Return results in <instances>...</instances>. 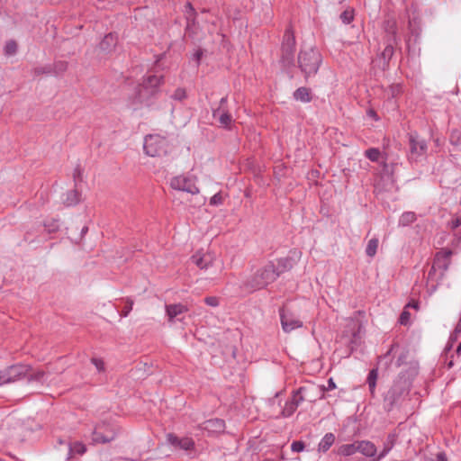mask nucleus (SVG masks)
<instances>
[{
	"label": "nucleus",
	"instance_id": "6e6d98bb",
	"mask_svg": "<svg viewBox=\"0 0 461 461\" xmlns=\"http://www.w3.org/2000/svg\"><path fill=\"white\" fill-rule=\"evenodd\" d=\"M388 30H390V32H392L393 37L394 39L395 38V32H395L396 31V27H395V23L394 22L392 23V24L390 25V28Z\"/></svg>",
	"mask_w": 461,
	"mask_h": 461
},
{
	"label": "nucleus",
	"instance_id": "f3484780",
	"mask_svg": "<svg viewBox=\"0 0 461 461\" xmlns=\"http://www.w3.org/2000/svg\"><path fill=\"white\" fill-rule=\"evenodd\" d=\"M191 261L200 269H208L212 266L214 258L210 253L198 251L191 257Z\"/></svg>",
	"mask_w": 461,
	"mask_h": 461
},
{
	"label": "nucleus",
	"instance_id": "09e8293b",
	"mask_svg": "<svg viewBox=\"0 0 461 461\" xmlns=\"http://www.w3.org/2000/svg\"><path fill=\"white\" fill-rule=\"evenodd\" d=\"M203 54V52L201 49L197 50L194 54V59L196 61L197 66H199V64H200Z\"/></svg>",
	"mask_w": 461,
	"mask_h": 461
},
{
	"label": "nucleus",
	"instance_id": "a878e982",
	"mask_svg": "<svg viewBox=\"0 0 461 461\" xmlns=\"http://www.w3.org/2000/svg\"><path fill=\"white\" fill-rule=\"evenodd\" d=\"M293 267V260L290 258H283L277 260V265L276 266V270L278 273V276L285 272L290 270Z\"/></svg>",
	"mask_w": 461,
	"mask_h": 461
},
{
	"label": "nucleus",
	"instance_id": "bf43d9fd",
	"mask_svg": "<svg viewBox=\"0 0 461 461\" xmlns=\"http://www.w3.org/2000/svg\"><path fill=\"white\" fill-rule=\"evenodd\" d=\"M460 353H461V343L458 345V347L456 348V354L460 355Z\"/></svg>",
	"mask_w": 461,
	"mask_h": 461
},
{
	"label": "nucleus",
	"instance_id": "aec40b11",
	"mask_svg": "<svg viewBox=\"0 0 461 461\" xmlns=\"http://www.w3.org/2000/svg\"><path fill=\"white\" fill-rule=\"evenodd\" d=\"M397 435L395 433H389L386 437L385 441L384 442V447L381 453L378 455L375 461H379L383 457H384L393 447L396 442Z\"/></svg>",
	"mask_w": 461,
	"mask_h": 461
},
{
	"label": "nucleus",
	"instance_id": "393cba45",
	"mask_svg": "<svg viewBox=\"0 0 461 461\" xmlns=\"http://www.w3.org/2000/svg\"><path fill=\"white\" fill-rule=\"evenodd\" d=\"M358 452L357 449V441L352 443V444H345L341 445L338 448V454L344 456H349L354 455L355 453Z\"/></svg>",
	"mask_w": 461,
	"mask_h": 461
},
{
	"label": "nucleus",
	"instance_id": "8fccbe9b",
	"mask_svg": "<svg viewBox=\"0 0 461 461\" xmlns=\"http://www.w3.org/2000/svg\"><path fill=\"white\" fill-rule=\"evenodd\" d=\"M174 97L176 99L181 100L185 97V92L183 89H177L175 92Z\"/></svg>",
	"mask_w": 461,
	"mask_h": 461
},
{
	"label": "nucleus",
	"instance_id": "f8f14e48",
	"mask_svg": "<svg viewBox=\"0 0 461 461\" xmlns=\"http://www.w3.org/2000/svg\"><path fill=\"white\" fill-rule=\"evenodd\" d=\"M282 329L289 333L295 329L303 327V321H300L292 312L282 308L279 310Z\"/></svg>",
	"mask_w": 461,
	"mask_h": 461
},
{
	"label": "nucleus",
	"instance_id": "b1692460",
	"mask_svg": "<svg viewBox=\"0 0 461 461\" xmlns=\"http://www.w3.org/2000/svg\"><path fill=\"white\" fill-rule=\"evenodd\" d=\"M294 97L297 101L309 103L312 100L310 89L307 87H299L294 93Z\"/></svg>",
	"mask_w": 461,
	"mask_h": 461
},
{
	"label": "nucleus",
	"instance_id": "2eb2a0df",
	"mask_svg": "<svg viewBox=\"0 0 461 461\" xmlns=\"http://www.w3.org/2000/svg\"><path fill=\"white\" fill-rule=\"evenodd\" d=\"M167 442L176 449L193 450L194 448V441L192 438L177 437L175 434L167 435Z\"/></svg>",
	"mask_w": 461,
	"mask_h": 461
},
{
	"label": "nucleus",
	"instance_id": "f257e3e1",
	"mask_svg": "<svg viewBox=\"0 0 461 461\" xmlns=\"http://www.w3.org/2000/svg\"><path fill=\"white\" fill-rule=\"evenodd\" d=\"M417 375V370L412 367L407 371L401 372L393 381L387 391L383 394L384 409L390 412L395 407L401 405L408 396L411 382Z\"/></svg>",
	"mask_w": 461,
	"mask_h": 461
},
{
	"label": "nucleus",
	"instance_id": "c756f323",
	"mask_svg": "<svg viewBox=\"0 0 461 461\" xmlns=\"http://www.w3.org/2000/svg\"><path fill=\"white\" fill-rule=\"evenodd\" d=\"M393 55V46L388 43L380 55V59L383 60V68L388 67L389 61Z\"/></svg>",
	"mask_w": 461,
	"mask_h": 461
},
{
	"label": "nucleus",
	"instance_id": "ea45409f",
	"mask_svg": "<svg viewBox=\"0 0 461 461\" xmlns=\"http://www.w3.org/2000/svg\"><path fill=\"white\" fill-rule=\"evenodd\" d=\"M305 448V444L303 441H294L291 445V449L294 452H303Z\"/></svg>",
	"mask_w": 461,
	"mask_h": 461
},
{
	"label": "nucleus",
	"instance_id": "e433bc0d",
	"mask_svg": "<svg viewBox=\"0 0 461 461\" xmlns=\"http://www.w3.org/2000/svg\"><path fill=\"white\" fill-rule=\"evenodd\" d=\"M73 178L76 185L78 182H82L83 180V169L79 164H77L73 170Z\"/></svg>",
	"mask_w": 461,
	"mask_h": 461
},
{
	"label": "nucleus",
	"instance_id": "1a4fd4ad",
	"mask_svg": "<svg viewBox=\"0 0 461 461\" xmlns=\"http://www.w3.org/2000/svg\"><path fill=\"white\" fill-rule=\"evenodd\" d=\"M409 160L418 161L426 154L427 142L416 132H411L409 133Z\"/></svg>",
	"mask_w": 461,
	"mask_h": 461
},
{
	"label": "nucleus",
	"instance_id": "423d86ee",
	"mask_svg": "<svg viewBox=\"0 0 461 461\" xmlns=\"http://www.w3.org/2000/svg\"><path fill=\"white\" fill-rule=\"evenodd\" d=\"M114 428L107 422L97 423L92 431V443L106 444L113 441L116 438Z\"/></svg>",
	"mask_w": 461,
	"mask_h": 461
},
{
	"label": "nucleus",
	"instance_id": "a18cd8bd",
	"mask_svg": "<svg viewBox=\"0 0 461 461\" xmlns=\"http://www.w3.org/2000/svg\"><path fill=\"white\" fill-rule=\"evenodd\" d=\"M223 202V198L220 193L215 194L210 200V204L212 205H219Z\"/></svg>",
	"mask_w": 461,
	"mask_h": 461
},
{
	"label": "nucleus",
	"instance_id": "bb28decb",
	"mask_svg": "<svg viewBox=\"0 0 461 461\" xmlns=\"http://www.w3.org/2000/svg\"><path fill=\"white\" fill-rule=\"evenodd\" d=\"M80 201V194L77 190L73 189L69 190L66 194V198L64 200V204L67 206H73L79 203Z\"/></svg>",
	"mask_w": 461,
	"mask_h": 461
},
{
	"label": "nucleus",
	"instance_id": "c85d7f7f",
	"mask_svg": "<svg viewBox=\"0 0 461 461\" xmlns=\"http://www.w3.org/2000/svg\"><path fill=\"white\" fill-rule=\"evenodd\" d=\"M213 117H218L221 125L227 127L231 122V116L228 112L221 111V107L213 111Z\"/></svg>",
	"mask_w": 461,
	"mask_h": 461
},
{
	"label": "nucleus",
	"instance_id": "3c124183",
	"mask_svg": "<svg viewBox=\"0 0 461 461\" xmlns=\"http://www.w3.org/2000/svg\"><path fill=\"white\" fill-rule=\"evenodd\" d=\"M429 461H447V458L444 452H439L437 454L436 459H430Z\"/></svg>",
	"mask_w": 461,
	"mask_h": 461
},
{
	"label": "nucleus",
	"instance_id": "37998d69",
	"mask_svg": "<svg viewBox=\"0 0 461 461\" xmlns=\"http://www.w3.org/2000/svg\"><path fill=\"white\" fill-rule=\"evenodd\" d=\"M410 317H411V314L408 311L404 310L401 315H400V318H399V322L402 324V325H407L409 323V321H410Z\"/></svg>",
	"mask_w": 461,
	"mask_h": 461
},
{
	"label": "nucleus",
	"instance_id": "4be33fe9",
	"mask_svg": "<svg viewBox=\"0 0 461 461\" xmlns=\"http://www.w3.org/2000/svg\"><path fill=\"white\" fill-rule=\"evenodd\" d=\"M377 379H378V369L377 368L371 369L366 377V384L368 385L370 394L373 397L375 396V388H376Z\"/></svg>",
	"mask_w": 461,
	"mask_h": 461
},
{
	"label": "nucleus",
	"instance_id": "9d476101",
	"mask_svg": "<svg viewBox=\"0 0 461 461\" xmlns=\"http://www.w3.org/2000/svg\"><path fill=\"white\" fill-rule=\"evenodd\" d=\"M195 180L196 178L193 176H177L171 179L170 185L176 190L195 194L199 193Z\"/></svg>",
	"mask_w": 461,
	"mask_h": 461
},
{
	"label": "nucleus",
	"instance_id": "9b49d317",
	"mask_svg": "<svg viewBox=\"0 0 461 461\" xmlns=\"http://www.w3.org/2000/svg\"><path fill=\"white\" fill-rule=\"evenodd\" d=\"M144 77L140 78L136 84L132 85L131 83L128 84L127 95L129 99V104L134 109H138L141 106L143 103L142 92H143V85L140 82Z\"/></svg>",
	"mask_w": 461,
	"mask_h": 461
},
{
	"label": "nucleus",
	"instance_id": "052dcab7",
	"mask_svg": "<svg viewBox=\"0 0 461 461\" xmlns=\"http://www.w3.org/2000/svg\"><path fill=\"white\" fill-rule=\"evenodd\" d=\"M393 348H394V345H393V346L391 347V348H390V349L388 350V352L386 353L385 357H386L387 355H390V354L393 352Z\"/></svg>",
	"mask_w": 461,
	"mask_h": 461
},
{
	"label": "nucleus",
	"instance_id": "de8ad7c7",
	"mask_svg": "<svg viewBox=\"0 0 461 461\" xmlns=\"http://www.w3.org/2000/svg\"><path fill=\"white\" fill-rule=\"evenodd\" d=\"M67 68H68L67 62L60 61V62H58L55 64V68L60 72L65 71L67 69Z\"/></svg>",
	"mask_w": 461,
	"mask_h": 461
},
{
	"label": "nucleus",
	"instance_id": "dca6fc26",
	"mask_svg": "<svg viewBox=\"0 0 461 461\" xmlns=\"http://www.w3.org/2000/svg\"><path fill=\"white\" fill-rule=\"evenodd\" d=\"M201 429L207 431L208 434H220L225 429V421L221 419H210L200 425Z\"/></svg>",
	"mask_w": 461,
	"mask_h": 461
},
{
	"label": "nucleus",
	"instance_id": "58836bf2",
	"mask_svg": "<svg viewBox=\"0 0 461 461\" xmlns=\"http://www.w3.org/2000/svg\"><path fill=\"white\" fill-rule=\"evenodd\" d=\"M133 301L131 299H126L124 301V306L121 311V317H127L130 312L132 310Z\"/></svg>",
	"mask_w": 461,
	"mask_h": 461
},
{
	"label": "nucleus",
	"instance_id": "4468645a",
	"mask_svg": "<svg viewBox=\"0 0 461 461\" xmlns=\"http://www.w3.org/2000/svg\"><path fill=\"white\" fill-rule=\"evenodd\" d=\"M163 75L158 74V71L153 75L146 77V102L149 97H157L161 94L158 87L161 85Z\"/></svg>",
	"mask_w": 461,
	"mask_h": 461
},
{
	"label": "nucleus",
	"instance_id": "6ab92c4d",
	"mask_svg": "<svg viewBox=\"0 0 461 461\" xmlns=\"http://www.w3.org/2000/svg\"><path fill=\"white\" fill-rule=\"evenodd\" d=\"M357 449L358 452L368 457L375 456L376 454V447L370 441H357Z\"/></svg>",
	"mask_w": 461,
	"mask_h": 461
},
{
	"label": "nucleus",
	"instance_id": "5701e85b",
	"mask_svg": "<svg viewBox=\"0 0 461 461\" xmlns=\"http://www.w3.org/2000/svg\"><path fill=\"white\" fill-rule=\"evenodd\" d=\"M167 314L168 316L169 321H173L179 314L186 312V307L183 304H170L166 306Z\"/></svg>",
	"mask_w": 461,
	"mask_h": 461
},
{
	"label": "nucleus",
	"instance_id": "cd10ccee",
	"mask_svg": "<svg viewBox=\"0 0 461 461\" xmlns=\"http://www.w3.org/2000/svg\"><path fill=\"white\" fill-rule=\"evenodd\" d=\"M86 452V447L84 443L80 441H76L74 443L69 444L68 447V458H70L74 454L84 455Z\"/></svg>",
	"mask_w": 461,
	"mask_h": 461
},
{
	"label": "nucleus",
	"instance_id": "f704fd0d",
	"mask_svg": "<svg viewBox=\"0 0 461 461\" xmlns=\"http://www.w3.org/2000/svg\"><path fill=\"white\" fill-rule=\"evenodd\" d=\"M365 156L371 161L376 162L379 160L381 152L376 148H370L365 151Z\"/></svg>",
	"mask_w": 461,
	"mask_h": 461
},
{
	"label": "nucleus",
	"instance_id": "72a5a7b5",
	"mask_svg": "<svg viewBox=\"0 0 461 461\" xmlns=\"http://www.w3.org/2000/svg\"><path fill=\"white\" fill-rule=\"evenodd\" d=\"M378 243H379V241L375 238L371 239L368 241L367 246L366 248V254L368 257L373 258L376 254L377 248H378Z\"/></svg>",
	"mask_w": 461,
	"mask_h": 461
},
{
	"label": "nucleus",
	"instance_id": "ddd939ff",
	"mask_svg": "<svg viewBox=\"0 0 461 461\" xmlns=\"http://www.w3.org/2000/svg\"><path fill=\"white\" fill-rule=\"evenodd\" d=\"M166 140L158 136H146V155L150 157H159L166 152Z\"/></svg>",
	"mask_w": 461,
	"mask_h": 461
},
{
	"label": "nucleus",
	"instance_id": "7ed1b4c3",
	"mask_svg": "<svg viewBox=\"0 0 461 461\" xmlns=\"http://www.w3.org/2000/svg\"><path fill=\"white\" fill-rule=\"evenodd\" d=\"M32 371V366L23 363L11 365L0 370V386L24 379Z\"/></svg>",
	"mask_w": 461,
	"mask_h": 461
},
{
	"label": "nucleus",
	"instance_id": "13d9d810",
	"mask_svg": "<svg viewBox=\"0 0 461 461\" xmlns=\"http://www.w3.org/2000/svg\"><path fill=\"white\" fill-rule=\"evenodd\" d=\"M227 102V97H222L220 101V107L221 108V106L223 105V104H225Z\"/></svg>",
	"mask_w": 461,
	"mask_h": 461
},
{
	"label": "nucleus",
	"instance_id": "f03ea898",
	"mask_svg": "<svg viewBox=\"0 0 461 461\" xmlns=\"http://www.w3.org/2000/svg\"><path fill=\"white\" fill-rule=\"evenodd\" d=\"M321 62L322 56L315 48L301 50L298 54V66L306 79L316 75Z\"/></svg>",
	"mask_w": 461,
	"mask_h": 461
},
{
	"label": "nucleus",
	"instance_id": "a19ab883",
	"mask_svg": "<svg viewBox=\"0 0 461 461\" xmlns=\"http://www.w3.org/2000/svg\"><path fill=\"white\" fill-rule=\"evenodd\" d=\"M51 71L52 69L50 67H39L33 69V73L35 76H39L41 74H50Z\"/></svg>",
	"mask_w": 461,
	"mask_h": 461
},
{
	"label": "nucleus",
	"instance_id": "864d4df0",
	"mask_svg": "<svg viewBox=\"0 0 461 461\" xmlns=\"http://www.w3.org/2000/svg\"><path fill=\"white\" fill-rule=\"evenodd\" d=\"M461 225V217H456L451 221V228L456 229Z\"/></svg>",
	"mask_w": 461,
	"mask_h": 461
},
{
	"label": "nucleus",
	"instance_id": "2f4dec72",
	"mask_svg": "<svg viewBox=\"0 0 461 461\" xmlns=\"http://www.w3.org/2000/svg\"><path fill=\"white\" fill-rule=\"evenodd\" d=\"M416 214L413 212H403L399 219V225L408 226L416 221Z\"/></svg>",
	"mask_w": 461,
	"mask_h": 461
},
{
	"label": "nucleus",
	"instance_id": "6e6552de",
	"mask_svg": "<svg viewBox=\"0 0 461 461\" xmlns=\"http://www.w3.org/2000/svg\"><path fill=\"white\" fill-rule=\"evenodd\" d=\"M451 255L452 251L449 249L439 251L435 255L432 267L428 274L429 279H432L437 271H439V277H443L444 273L447 270L450 265Z\"/></svg>",
	"mask_w": 461,
	"mask_h": 461
},
{
	"label": "nucleus",
	"instance_id": "c9c22d12",
	"mask_svg": "<svg viewBox=\"0 0 461 461\" xmlns=\"http://www.w3.org/2000/svg\"><path fill=\"white\" fill-rule=\"evenodd\" d=\"M17 48L18 46L15 41H8L5 46V54L7 56L14 55L17 51Z\"/></svg>",
	"mask_w": 461,
	"mask_h": 461
},
{
	"label": "nucleus",
	"instance_id": "7c9ffc66",
	"mask_svg": "<svg viewBox=\"0 0 461 461\" xmlns=\"http://www.w3.org/2000/svg\"><path fill=\"white\" fill-rule=\"evenodd\" d=\"M45 375H46V372L44 370H41V369L33 370L32 368V371L25 378H27L29 383L42 382Z\"/></svg>",
	"mask_w": 461,
	"mask_h": 461
},
{
	"label": "nucleus",
	"instance_id": "a211bd4d",
	"mask_svg": "<svg viewBox=\"0 0 461 461\" xmlns=\"http://www.w3.org/2000/svg\"><path fill=\"white\" fill-rule=\"evenodd\" d=\"M117 44V36L112 32L106 34L99 43V48L105 53L111 52Z\"/></svg>",
	"mask_w": 461,
	"mask_h": 461
},
{
	"label": "nucleus",
	"instance_id": "e2e57ef3",
	"mask_svg": "<svg viewBox=\"0 0 461 461\" xmlns=\"http://www.w3.org/2000/svg\"><path fill=\"white\" fill-rule=\"evenodd\" d=\"M186 7L190 8L191 10H193V7H192L190 3H187Z\"/></svg>",
	"mask_w": 461,
	"mask_h": 461
},
{
	"label": "nucleus",
	"instance_id": "4d7b16f0",
	"mask_svg": "<svg viewBox=\"0 0 461 461\" xmlns=\"http://www.w3.org/2000/svg\"><path fill=\"white\" fill-rule=\"evenodd\" d=\"M406 307H412V308H415L417 309L418 308V303L416 302H412V303H409Z\"/></svg>",
	"mask_w": 461,
	"mask_h": 461
},
{
	"label": "nucleus",
	"instance_id": "4c0bfd02",
	"mask_svg": "<svg viewBox=\"0 0 461 461\" xmlns=\"http://www.w3.org/2000/svg\"><path fill=\"white\" fill-rule=\"evenodd\" d=\"M340 19H341L342 23H345V24L350 23L353 21V19H354L353 10H345L340 14Z\"/></svg>",
	"mask_w": 461,
	"mask_h": 461
},
{
	"label": "nucleus",
	"instance_id": "c03bdc74",
	"mask_svg": "<svg viewBox=\"0 0 461 461\" xmlns=\"http://www.w3.org/2000/svg\"><path fill=\"white\" fill-rule=\"evenodd\" d=\"M308 387L311 389L307 393V395H308V397L314 399V402L316 401V398L314 397V395L312 394V391H317L318 393H321V397L323 396V392L325 391L324 387H316L314 385H310Z\"/></svg>",
	"mask_w": 461,
	"mask_h": 461
},
{
	"label": "nucleus",
	"instance_id": "20e7f679",
	"mask_svg": "<svg viewBox=\"0 0 461 461\" xmlns=\"http://www.w3.org/2000/svg\"><path fill=\"white\" fill-rule=\"evenodd\" d=\"M278 273L276 270V265L269 262L257 271L252 279L251 286L255 289H261L276 281Z\"/></svg>",
	"mask_w": 461,
	"mask_h": 461
},
{
	"label": "nucleus",
	"instance_id": "5fc2aeb1",
	"mask_svg": "<svg viewBox=\"0 0 461 461\" xmlns=\"http://www.w3.org/2000/svg\"><path fill=\"white\" fill-rule=\"evenodd\" d=\"M335 387H336V384H335V383H334L333 379H332V378H330V379L328 380V387H327V388H324V389H325V390H332V389H334Z\"/></svg>",
	"mask_w": 461,
	"mask_h": 461
},
{
	"label": "nucleus",
	"instance_id": "49530a36",
	"mask_svg": "<svg viewBox=\"0 0 461 461\" xmlns=\"http://www.w3.org/2000/svg\"><path fill=\"white\" fill-rule=\"evenodd\" d=\"M204 302L209 306L216 307L219 305V299L215 296L205 297Z\"/></svg>",
	"mask_w": 461,
	"mask_h": 461
},
{
	"label": "nucleus",
	"instance_id": "79ce46f5",
	"mask_svg": "<svg viewBox=\"0 0 461 461\" xmlns=\"http://www.w3.org/2000/svg\"><path fill=\"white\" fill-rule=\"evenodd\" d=\"M91 362L99 372L104 371V362L101 358L93 357Z\"/></svg>",
	"mask_w": 461,
	"mask_h": 461
},
{
	"label": "nucleus",
	"instance_id": "0e129e2a",
	"mask_svg": "<svg viewBox=\"0 0 461 461\" xmlns=\"http://www.w3.org/2000/svg\"><path fill=\"white\" fill-rule=\"evenodd\" d=\"M370 115L375 116V113L374 111H370Z\"/></svg>",
	"mask_w": 461,
	"mask_h": 461
},
{
	"label": "nucleus",
	"instance_id": "39448f33",
	"mask_svg": "<svg viewBox=\"0 0 461 461\" xmlns=\"http://www.w3.org/2000/svg\"><path fill=\"white\" fill-rule=\"evenodd\" d=\"M309 387H300L293 392L292 399L287 401L282 410L283 417H290L296 411L298 406L304 401L313 402L314 399L308 397Z\"/></svg>",
	"mask_w": 461,
	"mask_h": 461
},
{
	"label": "nucleus",
	"instance_id": "0eeeda50",
	"mask_svg": "<svg viewBox=\"0 0 461 461\" xmlns=\"http://www.w3.org/2000/svg\"><path fill=\"white\" fill-rule=\"evenodd\" d=\"M295 51V38L291 28H287L285 32L282 47H281V61L284 66H290L294 62Z\"/></svg>",
	"mask_w": 461,
	"mask_h": 461
},
{
	"label": "nucleus",
	"instance_id": "680f3d73",
	"mask_svg": "<svg viewBox=\"0 0 461 461\" xmlns=\"http://www.w3.org/2000/svg\"><path fill=\"white\" fill-rule=\"evenodd\" d=\"M163 56H164V55H160V56H159V58L156 60V63H157V64L160 61V59H162V57H163Z\"/></svg>",
	"mask_w": 461,
	"mask_h": 461
},
{
	"label": "nucleus",
	"instance_id": "473e14b6",
	"mask_svg": "<svg viewBox=\"0 0 461 461\" xmlns=\"http://www.w3.org/2000/svg\"><path fill=\"white\" fill-rule=\"evenodd\" d=\"M461 334V318L459 319L454 331L450 334L449 340L447 345V349H450L453 344L457 340L458 336Z\"/></svg>",
	"mask_w": 461,
	"mask_h": 461
},
{
	"label": "nucleus",
	"instance_id": "603ef678",
	"mask_svg": "<svg viewBox=\"0 0 461 461\" xmlns=\"http://www.w3.org/2000/svg\"><path fill=\"white\" fill-rule=\"evenodd\" d=\"M405 359H406V354H405V353H402V354L398 357V358H397V360H396V366H401L402 365H403V364H404V362H405Z\"/></svg>",
	"mask_w": 461,
	"mask_h": 461
},
{
	"label": "nucleus",
	"instance_id": "412c9836",
	"mask_svg": "<svg viewBox=\"0 0 461 461\" xmlns=\"http://www.w3.org/2000/svg\"><path fill=\"white\" fill-rule=\"evenodd\" d=\"M335 442V435L331 432L326 433L318 445L319 452H327Z\"/></svg>",
	"mask_w": 461,
	"mask_h": 461
}]
</instances>
